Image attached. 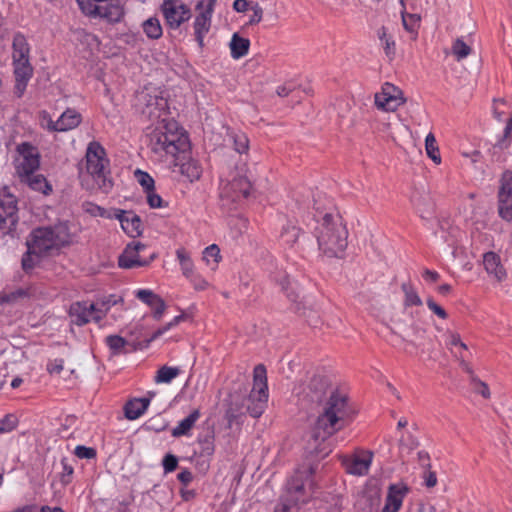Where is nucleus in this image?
<instances>
[{"instance_id": "13d9d810", "label": "nucleus", "mask_w": 512, "mask_h": 512, "mask_svg": "<svg viewBox=\"0 0 512 512\" xmlns=\"http://www.w3.org/2000/svg\"><path fill=\"white\" fill-rule=\"evenodd\" d=\"M74 454L79 459H93V458L96 457L97 452L92 447H86V446H83V445H78V446H76V448L74 450Z\"/></svg>"}, {"instance_id": "20e7f679", "label": "nucleus", "mask_w": 512, "mask_h": 512, "mask_svg": "<svg viewBox=\"0 0 512 512\" xmlns=\"http://www.w3.org/2000/svg\"><path fill=\"white\" fill-rule=\"evenodd\" d=\"M314 473L311 465L298 468L288 479L286 489L279 498L274 512H298L301 505L309 501L310 495L306 491V484Z\"/></svg>"}, {"instance_id": "c85d7f7f", "label": "nucleus", "mask_w": 512, "mask_h": 512, "mask_svg": "<svg viewBox=\"0 0 512 512\" xmlns=\"http://www.w3.org/2000/svg\"><path fill=\"white\" fill-rule=\"evenodd\" d=\"M21 181L25 182L32 190L41 192L44 195H49L52 192L51 184L42 174L34 172L21 178Z\"/></svg>"}, {"instance_id": "8fccbe9b", "label": "nucleus", "mask_w": 512, "mask_h": 512, "mask_svg": "<svg viewBox=\"0 0 512 512\" xmlns=\"http://www.w3.org/2000/svg\"><path fill=\"white\" fill-rule=\"evenodd\" d=\"M280 285L282 287V290L286 291V295H287V298L292 302V303H295L297 306H296V311H298L300 308H299V304L298 303V299H299V294L294 290L293 287H291V282H290V279L288 276H284L282 281L280 282Z\"/></svg>"}, {"instance_id": "a878e982", "label": "nucleus", "mask_w": 512, "mask_h": 512, "mask_svg": "<svg viewBox=\"0 0 512 512\" xmlns=\"http://www.w3.org/2000/svg\"><path fill=\"white\" fill-rule=\"evenodd\" d=\"M150 398H135L129 400L124 406V414L128 420L138 419L147 410Z\"/></svg>"}, {"instance_id": "f257e3e1", "label": "nucleus", "mask_w": 512, "mask_h": 512, "mask_svg": "<svg viewBox=\"0 0 512 512\" xmlns=\"http://www.w3.org/2000/svg\"><path fill=\"white\" fill-rule=\"evenodd\" d=\"M297 396L303 408L322 407L312 427L308 449L310 453L324 458L332 451L329 438L353 421L356 410L348 396L334 388L330 379L321 374L313 375L300 385Z\"/></svg>"}, {"instance_id": "cd10ccee", "label": "nucleus", "mask_w": 512, "mask_h": 512, "mask_svg": "<svg viewBox=\"0 0 512 512\" xmlns=\"http://www.w3.org/2000/svg\"><path fill=\"white\" fill-rule=\"evenodd\" d=\"M82 116L76 110L68 108L58 118L59 132L74 129L80 125Z\"/></svg>"}, {"instance_id": "0eeeda50", "label": "nucleus", "mask_w": 512, "mask_h": 512, "mask_svg": "<svg viewBox=\"0 0 512 512\" xmlns=\"http://www.w3.org/2000/svg\"><path fill=\"white\" fill-rule=\"evenodd\" d=\"M268 400L267 371L263 364L253 370V387L246 400L247 412L254 418L260 417Z\"/></svg>"}, {"instance_id": "774afa93", "label": "nucleus", "mask_w": 512, "mask_h": 512, "mask_svg": "<svg viewBox=\"0 0 512 512\" xmlns=\"http://www.w3.org/2000/svg\"><path fill=\"white\" fill-rule=\"evenodd\" d=\"M423 479H424V484L428 488H432V487L436 486V484H437L436 473L431 471L430 468L425 469V471L423 473Z\"/></svg>"}, {"instance_id": "7c9ffc66", "label": "nucleus", "mask_w": 512, "mask_h": 512, "mask_svg": "<svg viewBox=\"0 0 512 512\" xmlns=\"http://www.w3.org/2000/svg\"><path fill=\"white\" fill-rule=\"evenodd\" d=\"M122 229L128 236L132 238L141 236L143 232V226L140 216L135 214L133 211H130L127 220H122Z\"/></svg>"}, {"instance_id": "393cba45", "label": "nucleus", "mask_w": 512, "mask_h": 512, "mask_svg": "<svg viewBox=\"0 0 512 512\" xmlns=\"http://www.w3.org/2000/svg\"><path fill=\"white\" fill-rule=\"evenodd\" d=\"M30 59V45L26 36L21 32H16L12 41V60Z\"/></svg>"}, {"instance_id": "f704fd0d", "label": "nucleus", "mask_w": 512, "mask_h": 512, "mask_svg": "<svg viewBox=\"0 0 512 512\" xmlns=\"http://www.w3.org/2000/svg\"><path fill=\"white\" fill-rule=\"evenodd\" d=\"M377 35L381 41L385 55L392 61L396 55V43L393 37L387 34V29L384 26L378 29Z\"/></svg>"}, {"instance_id": "aec40b11", "label": "nucleus", "mask_w": 512, "mask_h": 512, "mask_svg": "<svg viewBox=\"0 0 512 512\" xmlns=\"http://www.w3.org/2000/svg\"><path fill=\"white\" fill-rule=\"evenodd\" d=\"M407 492L408 487L406 485L391 484L388 488L386 502L382 512H398Z\"/></svg>"}, {"instance_id": "9d476101", "label": "nucleus", "mask_w": 512, "mask_h": 512, "mask_svg": "<svg viewBox=\"0 0 512 512\" xmlns=\"http://www.w3.org/2000/svg\"><path fill=\"white\" fill-rule=\"evenodd\" d=\"M216 2L217 0H199L195 5V10L198 11V14L193 22V30L195 40L200 49L204 47V38L211 29Z\"/></svg>"}, {"instance_id": "473e14b6", "label": "nucleus", "mask_w": 512, "mask_h": 512, "mask_svg": "<svg viewBox=\"0 0 512 512\" xmlns=\"http://www.w3.org/2000/svg\"><path fill=\"white\" fill-rule=\"evenodd\" d=\"M250 47V41L247 38L240 37L234 33L230 42L231 56L239 59L247 55Z\"/></svg>"}, {"instance_id": "c756f323", "label": "nucleus", "mask_w": 512, "mask_h": 512, "mask_svg": "<svg viewBox=\"0 0 512 512\" xmlns=\"http://www.w3.org/2000/svg\"><path fill=\"white\" fill-rule=\"evenodd\" d=\"M405 103V98H397L396 96H387L381 91L375 94V105L378 109L386 112L395 111L400 105Z\"/></svg>"}, {"instance_id": "052dcab7", "label": "nucleus", "mask_w": 512, "mask_h": 512, "mask_svg": "<svg viewBox=\"0 0 512 512\" xmlns=\"http://www.w3.org/2000/svg\"><path fill=\"white\" fill-rule=\"evenodd\" d=\"M426 304L428 306V308L433 312L435 313L439 318L441 319H447L448 317V314L447 312L440 306L438 305L434 300L433 298L429 297L427 298L426 300Z\"/></svg>"}, {"instance_id": "6e6d98bb", "label": "nucleus", "mask_w": 512, "mask_h": 512, "mask_svg": "<svg viewBox=\"0 0 512 512\" xmlns=\"http://www.w3.org/2000/svg\"><path fill=\"white\" fill-rule=\"evenodd\" d=\"M17 419L15 416L8 414L0 420V434L11 432L15 429Z\"/></svg>"}, {"instance_id": "ddd939ff", "label": "nucleus", "mask_w": 512, "mask_h": 512, "mask_svg": "<svg viewBox=\"0 0 512 512\" xmlns=\"http://www.w3.org/2000/svg\"><path fill=\"white\" fill-rule=\"evenodd\" d=\"M20 159L16 165V171L20 178L31 175L40 166V155L37 148L28 142H23L17 147Z\"/></svg>"}, {"instance_id": "9b49d317", "label": "nucleus", "mask_w": 512, "mask_h": 512, "mask_svg": "<svg viewBox=\"0 0 512 512\" xmlns=\"http://www.w3.org/2000/svg\"><path fill=\"white\" fill-rule=\"evenodd\" d=\"M160 11L166 25L173 30L178 29L192 16L190 7L182 0H163Z\"/></svg>"}, {"instance_id": "5701e85b", "label": "nucleus", "mask_w": 512, "mask_h": 512, "mask_svg": "<svg viewBox=\"0 0 512 512\" xmlns=\"http://www.w3.org/2000/svg\"><path fill=\"white\" fill-rule=\"evenodd\" d=\"M483 265L486 272L497 281L500 282L506 278V271L501 264L499 255L495 252L489 251L483 255Z\"/></svg>"}, {"instance_id": "a211bd4d", "label": "nucleus", "mask_w": 512, "mask_h": 512, "mask_svg": "<svg viewBox=\"0 0 512 512\" xmlns=\"http://www.w3.org/2000/svg\"><path fill=\"white\" fill-rule=\"evenodd\" d=\"M84 13L89 16L106 19L110 23H118L124 16V10L119 5L102 7L92 1H88V7L84 8Z\"/></svg>"}, {"instance_id": "423d86ee", "label": "nucleus", "mask_w": 512, "mask_h": 512, "mask_svg": "<svg viewBox=\"0 0 512 512\" xmlns=\"http://www.w3.org/2000/svg\"><path fill=\"white\" fill-rule=\"evenodd\" d=\"M176 123H164L161 121L154 129L148 134L151 151L156 154H169L176 155L179 152L178 142L180 140L176 131Z\"/></svg>"}, {"instance_id": "a19ab883", "label": "nucleus", "mask_w": 512, "mask_h": 512, "mask_svg": "<svg viewBox=\"0 0 512 512\" xmlns=\"http://www.w3.org/2000/svg\"><path fill=\"white\" fill-rule=\"evenodd\" d=\"M180 374L178 367L162 366L156 373L154 378L156 383H170Z\"/></svg>"}, {"instance_id": "680f3d73", "label": "nucleus", "mask_w": 512, "mask_h": 512, "mask_svg": "<svg viewBox=\"0 0 512 512\" xmlns=\"http://www.w3.org/2000/svg\"><path fill=\"white\" fill-rule=\"evenodd\" d=\"M203 258L209 261V258H213L215 263H218L220 258V249L216 244H212L205 248L203 252Z\"/></svg>"}, {"instance_id": "72a5a7b5", "label": "nucleus", "mask_w": 512, "mask_h": 512, "mask_svg": "<svg viewBox=\"0 0 512 512\" xmlns=\"http://www.w3.org/2000/svg\"><path fill=\"white\" fill-rule=\"evenodd\" d=\"M401 290L404 294L403 306L405 308L412 306H422V299L418 295L411 281L403 282L401 284Z\"/></svg>"}, {"instance_id": "603ef678", "label": "nucleus", "mask_w": 512, "mask_h": 512, "mask_svg": "<svg viewBox=\"0 0 512 512\" xmlns=\"http://www.w3.org/2000/svg\"><path fill=\"white\" fill-rule=\"evenodd\" d=\"M135 176L139 184L143 187L145 192L154 190V179L147 173L141 170H136Z\"/></svg>"}, {"instance_id": "c03bdc74", "label": "nucleus", "mask_w": 512, "mask_h": 512, "mask_svg": "<svg viewBox=\"0 0 512 512\" xmlns=\"http://www.w3.org/2000/svg\"><path fill=\"white\" fill-rule=\"evenodd\" d=\"M186 315L185 314H181V315H178L176 317L173 318L172 321H170L169 323H167L166 325H164L163 327H160L158 328L152 335L150 338L146 339L145 342H146V346H148L152 341H154L155 339L159 338L160 336H162L165 332H167L169 329H171L172 327H175L177 326L181 321H183L185 319Z\"/></svg>"}, {"instance_id": "4be33fe9", "label": "nucleus", "mask_w": 512, "mask_h": 512, "mask_svg": "<svg viewBox=\"0 0 512 512\" xmlns=\"http://www.w3.org/2000/svg\"><path fill=\"white\" fill-rule=\"evenodd\" d=\"M136 297L153 309V317L156 320L162 317L166 309V304L159 295L151 290L140 289L137 291Z\"/></svg>"}, {"instance_id": "de8ad7c7", "label": "nucleus", "mask_w": 512, "mask_h": 512, "mask_svg": "<svg viewBox=\"0 0 512 512\" xmlns=\"http://www.w3.org/2000/svg\"><path fill=\"white\" fill-rule=\"evenodd\" d=\"M39 123L42 128L49 132H59V127L57 126L58 120L53 121L50 114L45 110H42L39 113Z\"/></svg>"}, {"instance_id": "3c124183", "label": "nucleus", "mask_w": 512, "mask_h": 512, "mask_svg": "<svg viewBox=\"0 0 512 512\" xmlns=\"http://www.w3.org/2000/svg\"><path fill=\"white\" fill-rule=\"evenodd\" d=\"M235 151L240 154L246 153L249 149V139L244 133H234L232 136Z\"/></svg>"}, {"instance_id": "bb28decb", "label": "nucleus", "mask_w": 512, "mask_h": 512, "mask_svg": "<svg viewBox=\"0 0 512 512\" xmlns=\"http://www.w3.org/2000/svg\"><path fill=\"white\" fill-rule=\"evenodd\" d=\"M201 413L199 409H194L187 417L181 420L176 427L171 431L173 437H181L189 435L191 429L200 418Z\"/></svg>"}, {"instance_id": "09e8293b", "label": "nucleus", "mask_w": 512, "mask_h": 512, "mask_svg": "<svg viewBox=\"0 0 512 512\" xmlns=\"http://www.w3.org/2000/svg\"><path fill=\"white\" fill-rule=\"evenodd\" d=\"M61 466H62V471L60 473V481L63 485H67V484L71 483V481H72L74 467L69 462V459L66 457H63L61 459Z\"/></svg>"}, {"instance_id": "338daca9", "label": "nucleus", "mask_w": 512, "mask_h": 512, "mask_svg": "<svg viewBox=\"0 0 512 512\" xmlns=\"http://www.w3.org/2000/svg\"><path fill=\"white\" fill-rule=\"evenodd\" d=\"M64 368L63 359H54L47 364V371L50 374H60Z\"/></svg>"}, {"instance_id": "864d4df0", "label": "nucleus", "mask_w": 512, "mask_h": 512, "mask_svg": "<svg viewBox=\"0 0 512 512\" xmlns=\"http://www.w3.org/2000/svg\"><path fill=\"white\" fill-rule=\"evenodd\" d=\"M119 301H122L121 297H118L116 295H109L106 297H103L101 300L94 303L95 305L99 306L103 313V318L105 317L108 310L116 305Z\"/></svg>"}, {"instance_id": "f3484780", "label": "nucleus", "mask_w": 512, "mask_h": 512, "mask_svg": "<svg viewBox=\"0 0 512 512\" xmlns=\"http://www.w3.org/2000/svg\"><path fill=\"white\" fill-rule=\"evenodd\" d=\"M12 64L15 77L14 94L17 98H21L28 82L33 76V67L30 63V59L13 61Z\"/></svg>"}, {"instance_id": "b1692460", "label": "nucleus", "mask_w": 512, "mask_h": 512, "mask_svg": "<svg viewBox=\"0 0 512 512\" xmlns=\"http://www.w3.org/2000/svg\"><path fill=\"white\" fill-rule=\"evenodd\" d=\"M411 201L421 218L428 219L433 215L434 202L428 194L415 192L411 197Z\"/></svg>"}, {"instance_id": "58836bf2", "label": "nucleus", "mask_w": 512, "mask_h": 512, "mask_svg": "<svg viewBox=\"0 0 512 512\" xmlns=\"http://www.w3.org/2000/svg\"><path fill=\"white\" fill-rule=\"evenodd\" d=\"M176 256L179 260L181 270L186 278H192L194 273V264L189 253L184 248L176 250Z\"/></svg>"}, {"instance_id": "6ab92c4d", "label": "nucleus", "mask_w": 512, "mask_h": 512, "mask_svg": "<svg viewBox=\"0 0 512 512\" xmlns=\"http://www.w3.org/2000/svg\"><path fill=\"white\" fill-rule=\"evenodd\" d=\"M251 187L247 177L237 176L224 186L222 195L231 198L234 202L240 201L241 199L248 198Z\"/></svg>"}, {"instance_id": "c9c22d12", "label": "nucleus", "mask_w": 512, "mask_h": 512, "mask_svg": "<svg viewBox=\"0 0 512 512\" xmlns=\"http://www.w3.org/2000/svg\"><path fill=\"white\" fill-rule=\"evenodd\" d=\"M142 29L147 38L157 40L163 35V28L157 17H150L142 24Z\"/></svg>"}, {"instance_id": "4d7b16f0", "label": "nucleus", "mask_w": 512, "mask_h": 512, "mask_svg": "<svg viewBox=\"0 0 512 512\" xmlns=\"http://www.w3.org/2000/svg\"><path fill=\"white\" fill-rule=\"evenodd\" d=\"M147 193V203L150 206V208H161V207H167L168 203L164 202L162 197L155 193L154 190L148 191Z\"/></svg>"}, {"instance_id": "49530a36", "label": "nucleus", "mask_w": 512, "mask_h": 512, "mask_svg": "<svg viewBox=\"0 0 512 512\" xmlns=\"http://www.w3.org/2000/svg\"><path fill=\"white\" fill-rule=\"evenodd\" d=\"M472 49L461 38H457L452 45V53L457 60H462L470 55Z\"/></svg>"}, {"instance_id": "f8f14e48", "label": "nucleus", "mask_w": 512, "mask_h": 512, "mask_svg": "<svg viewBox=\"0 0 512 512\" xmlns=\"http://www.w3.org/2000/svg\"><path fill=\"white\" fill-rule=\"evenodd\" d=\"M70 321L77 326H83L91 320L100 322L103 319V313L99 306L87 301H77L70 305L68 311Z\"/></svg>"}, {"instance_id": "0e129e2a", "label": "nucleus", "mask_w": 512, "mask_h": 512, "mask_svg": "<svg viewBox=\"0 0 512 512\" xmlns=\"http://www.w3.org/2000/svg\"><path fill=\"white\" fill-rule=\"evenodd\" d=\"M381 91L384 93V95H387V96L390 95V96H396L397 98H404L402 91L395 85L388 83V82L384 83Z\"/></svg>"}, {"instance_id": "412c9836", "label": "nucleus", "mask_w": 512, "mask_h": 512, "mask_svg": "<svg viewBox=\"0 0 512 512\" xmlns=\"http://www.w3.org/2000/svg\"><path fill=\"white\" fill-rule=\"evenodd\" d=\"M381 495L377 490H368L360 495L355 502L357 512H379Z\"/></svg>"}, {"instance_id": "69168bd1", "label": "nucleus", "mask_w": 512, "mask_h": 512, "mask_svg": "<svg viewBox=\"0 0 512 512\" xmlns=\"http://www.w3.org/2000/svg\"><path fill=\"white\" fill-rule=\"evenodd\" d=\"M512 138V131L504 129L502 137L495 143V147L499 149H506L510 146Z\"/></svg>"}, {"instance_id": "f03ea898", "label": "nucleus", "mask_w": 512, "mask_h": 512, "mask_svg": "<svg viewBox=\"0 0 512 512\" xmlns=\"http://www.w3.org/2000/svg\"><path fill=\"white\" fill-rule=\"evenodd\" d=\"M314 219L318 223L314 234L319 250L327 257L341 258L347 248L348 231L337 213L323 209L314 201Z\"/></svg>"}, {"instance_id": "dca6fc26", "label": "nucleus", "mask_w": 512, "mask_h": 512, "mask_svg": "<svg viewBox=\"0 0 512 512\" xmlns=\"http://www.w3.org/2000/svg\"><path fill=\"white\" fill-rule=\"evenodd\" d=\"M373 454L369 451L353 454L342 458V465L348 474L364 476L368 474Z\"/></svg>"}, {"instance_id": "79ce46f5", "label": "nucleus", "mask_w": 512, "mask_h": 512, "mask_svg": "<svg viewBox=\"0 0 512 512\" xmlns=\"http://www.w3.org/2000/svg\"><path fill=\"white\" fill-rule=\"evenodd\" d=\"M425 149L428 157L435 163H441L440 151L433 133H429L425 139Z\"/></svg>"}, {"instance_id": "e2e57ef3", "label": "nucleus", "mask_w": 512, "mask_h": 512, "mask_svg": "<svg viewBox=\"0 0 512 512\" xmlns=\"http://www.w3.org/2000/svg\"><path fill=\"white\" fill-rule=\"evenodd\" d=\"M251 10L253 11V14L250 17L248 24L249 25L258 24L262 20L263 9L258 3H255L251 6Z\"/></svg>"}, {"instance_id": "39448f33", "label": "nucleus", "mask_w": 512, "mask_h": 512, "mask_svg": "<svg viewBox=\"0 0 512 512\" xmlns=\"http://www.w3.org/2000/svg\"><path fill=\"white\" fill-rule=\"evenodd\" d=\"M85 158L88 174L100 190L108 193L113 187V181L108 168L110 161L106 157L104 147L97 141L90 142L87 146Z\"/></svg>"}, {"instance_id": "4c0bfd02", "label": "nucleus", "mask_w": 512, "mask_h": 512, "mask_svg": "<svg viewBox=\"0 0 512 512\" xmlns=\"http://www.w3.org/2000/svg\"><path fill=\"white\" fill-rule=\"evenodd\" d=\"M180 171L190 182H193L200 179L202 167L196 160L190 159L181 164Z\"/></svg>"}, {"instance_id": "4468645a", "label": "nucleus", "mask_w": 512, "mask_h": 512, "mask_svg": "<svg viewBox=\"0 0 512 512\" xmlns=\"http://www.w3.org/2000/svg\"><path fill=\"white\" fill-rule=\"evenodd\" d=\"M498 213L505 221H512V170H505L500 178Z\"/></svg>"}, {"instance_id": "ea45409f", "label": "nucleus", "mask_w": 512, "mask_h": 512, "mask_svg": "<svg viewBox=\"0 0 512 512\" xmlns=\"http://www.w3.org/2000/svg\"><path fill=\"white\" fill-rule=\"evenodd\" d=\"M301 228L297 227L295 224L288 222L283 226L281 231V238L283 242L290 247H293L300 236Z\"/></svg>"}, {"instance_id": "6e6552de", "label": "nucleus", "mask_w": 512, "mask_h": 512, "mask_svg": "<svg viewBox=\"0 0 512 512\" xmlns=\"http://www.w3.org/2000/svg\"><path fill=\"white\" fill-rule=\"evenodd\" d=\"M17 198L7 186L0 188V235L4 236L16 228L19 221Z\"/></svg>"}, {"instance_id": "1a4fd4ad", "label": "nucleus", "mask_w": 512, "mask_h": 512, "mask_svg": "<svg viewBox=\"0 0 512 512\" xmlns=\"http://www.w3.org/2000/svg\"><path fill=\"white\" fill-rule=\"evenodd\" d=\"M135 106L148 120L159 121L166 113L168 104L164 97L151 94L145 89L137 93Z\"/></svg>"}, {"instance_id": "e433bc0d", "label": "nucleus", "mask_w": 512, "mask_h": 512, "mask_svg": "<svg viewBox=\"0 0 512 512\" xmlns=\"http://www.w3.org/2000/svg\"><path fill=\"white\" fill-rule=\"evenodd\" d=\"M214 429L208 428L206 434L199 435L198 443L200 445V454L202 456H212L215 451L214 445Z\"/></svg>"}, {"instance_id": "2f4dec72", "label": "nucleus", "mask_w": 512, "mask_h": 512, "mask_svg": "<svg viewBox=\"0 0 512 512\" xmlns=\"http://www.w3.org/2000/svg\"><path fill=\"white\" fill-rule=\"evenodd\" d=\"M26 246L27 251L22 256L21 266L25 273H30L40 263V259L46 256L35 251L27 241Z\"/></svg>"}, {"instance_id": "2eb2a0df", "label": "nucleus", "mask_w": 512, "mask_h": 512, "mask_svg": "<svg viewBox=\"0 0 512 512\" xmlns=\"http://www.w3.org/2000/svg\"><path fill=\"white\" fill-rule=\"evenodd\" d=\"M145 248L146 246L141 242L129 243L118 258L119 267L124 269H131L134 267H143L149 265L155 258V255L152 254L148 260L141 259L139 253Z\"/></svg>"}, {"instance_id": "bf43d9fd", "label": "nucleus", "mask_w": 512, "mask_h": 512, "mask_svg": "<svg viewBox=\"0 0 512 512\" xmlns=\"http://www.w3.org/2000/svg\"><path fill=\"white\" fill-rule=\"evenodd\" d=\"M163 469L165 473L173 472L178 466V459L173 454H166L162 461Z\"/></svg>"}, {"instance_id": "5fc2aeb1", "label": "nucleus", "mask_w": 512, "mask_h": 512, "mask_svg": "<svg viewBox=\"0 0 512 512\" xmlns=\"http://www.w3.org/2000/svg\"><path fill=\"white\" fill-rule=\"evenodd\" d=\"M471 385L476 393L488 399L490 397V390L485 382H482L476 375H472Z\"/></svg>"}, {"instance_id": "7ed1b4c3", "label": "nucleus", "mask_w": 512, "mask_h": 512, "mask_svg": "<svg viewBox=\"0 0 512 512\" xmlns=\"http://www.w3.org/2000/svg\"><path fill=\"white\" fill-rule=\"evenodd\" d=\"M26 241L42 255L53 256L71 243V234L67 222L34 228Z\"/></svg>"}, {"instance_id": "37998d69", "label": "nucleus", "mask_w": 512, "mask_h": 512, "mask_svg": "<svg viewBox=\"0 0 512 512\" xmlns=\"http://www.w3.org/2000/svg\"><path fill=\"white\" fill-rule=\"evenodd\" d=\"M105 342L113 355H119L124 352L127 341L118 335H109L106 337Z\"/></svg>"}, {"instance_id": "a18cd8bd", "label": "nucleus", "mask_w": 512, "mask_h": 512, "mask_svg": "<svg viewBox=\"0 0 512 512\" xmlns=\"http://www.w3.org/2000/svg\"><path fill=\"white\" fill-rule=\"evenodd\" d=\"M402 24L406 31L414 33L417 31L420 22V16L417 14H410L402 11Z\"/></svg>"}]
</instances>
